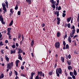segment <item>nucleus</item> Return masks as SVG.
Listing matches in <instances>:
<instances>
[{"mask_svg": "<svg viewBox=\"0 0 79 79\" xmlns=\"http://www.w3.org/2000/svg\"><path fill=\"white\" fill-rule=\"evenodd\" d=\"M37 75L35 77V79H42V76L44 77L45 74L41 71L37 72Z\"/></svg>", "mask_w": 79, "mask_h": 79, "instance_id": "f257e3e1", "label": "nucleus"}, {"mask_svg": "<svg viewBox=\"0 0 79 79\" xmlns=\"http://www.w3.org/2000/svg\"><path fill=\"white\" fill-rule=\"evenodd\" d=\"M61 73H62L61 68H59L56 69V73L57 75V76L59 77V76H60V74H61Z\"/></svg>", "mask_w": 79, "mask_h": 79, "instance_id": "f03ea898", "label": "nucleus"}, {"mask_svg": "<svg viewBox=\"0 0 79 79\" xmlns=\"http://www.w3.org/2000/svg\"><path fill=\"white\" fill-rule=\"evenodd\" d=\"M11 66H13V62H11L10 63L8 64L7 65V68H8L11 69Z\"/></svg>", "mask_w": 79, "mask_h": 79, "instance_id": "7ed1b4c3", "label": "nucleus"}, {"mask_svg": "<svg viewBox=\"0 0 79 79\" xmlns=\"http://www.w3.org/2000/svg\"><path fill=\"white\" fill-rule=\"evenodd\" d=\"M55 46L56 48H59L60 47V42H56L55 44Z\"/></svg>", "mask_w": 79, "mask_h": 79, "instance_id": "20e7f679", "label": "nucleus"}, {"mask_svg": "<svg viewBox=\"0 0 79 79\" xmlns=\"http://www.w3.org/2000/svg\"><path fill=\"white\" fill-rule=\"evenodd\" d=\"M57 24H58V25H60V18L59 17H57Z\"/></svg>", "mask_w": 79, "mask_h": 79, "instance_id": "39448f33", "label": "nucleus"}, {"mask_svg": "<svg viewBox=\"0 0 79 79\" xmlns=\"http://www.w3.org/2000/svg\"><path fill=\"white\" fill-rule=\"evenodd\" d=\"M0 21H1L2 24H5V23L4 22H3V17L0 19Z\"/></svg>", "mask_w": 79, "mask_h": 79, "instance_id": "423d86ee", "label": "nucleus"}, {"mask_svg": "<svg viewBox=\"0 0 79 79\" xmlns=\"http://www.w3.org/2000/svg\"><path fill=\"white\" fill-rule=\"evenodd\" d=\"M18 54H19V53H23V50L21 49V48L18 49Z\"/></svg>", "mask_w": 79, "mask_h": 79, "instance_id": "0eeeda50", "label": "nucleus"}, {"mask_svg": "<svg viewBox=\"0 0 79 79\" xmlns=\"http://www.w3.org/2000/svg\"><path fill=\"white\" fill-rule=\"evenodd\" d=\"M19 60H17L16 61H15V64H16V66H18V64H19Z\"/></svg>", "mask_w": 79, "mask_h": 79, "instance_id": "6e6552de", "label": "nucleus"}, {"mask_svg": "<svg viewBox=\"0 0 79 79\" xmlns=\"http://www.w3.org/2000/svg\"><path fill=\"white\" fill-rule=\"evenodd\" d=\"M67 63L68 65H71V60H70L69 61L67 60Z\"/></svg>", "mask_w": 79, "mask_h": 79, "instance_id": "1a4fd4ad", "label": "nucleus"}, {"mask_svg": "<svg viewBox=\"0 0 79 79\" xmlns=\"http://www.w3.org/2000/svg\"><path fill=\"white\" fill-rule=\"evenodd\" d=\"M18 59H19V60H22V57H21V54H18Z\"/></svg>", "mask_w": 79, "mask_h": 79, "instance_id": "9d476101", "label": "nucleus"}, {"mask_svg": "<svg viewBox=\"0 0 79 79\" xmlns=\"http://www.w3.org/2000/svg\"><path fill=\"white\" fill-rule=\"evenodd\" d=\"M34 40H32L31 43V47H32L34 46Z\"/></svg>", "mask_w": 79, "mask_h": 79, "instance_id": "9b49d317", "label": "nucleus"}, {"mask_svg": "<svg viewBox=\"0 0 79 79\" xmlns=\"http://www.w3.org/2000/svg\"><path fill=\"white\" fill-rule=\"evenodd\" d=\"M5 58L6 61H7V62H8L9 61V58H8L7 56H6V55L5 56Z\"/></svg>", "mask_w": 79, "mask_h": 79, "instance_id": "f8f14e48", "label": "nucleus"}, {"mask_svg": "<svg viewBox=\"0 0 79 79\" xmlns=\"http://www.w3.org/2000/svg\"><path fill=\"white\" fill-rule=\"evenodd\" d=\"M10 53V54H13V53H16V50H15L13 51L12 50H11Z\"/></svg>", "mask_w": 79, "mask_h": 79, "instance_id": "ddd939ff", "label": "nucleus"}, {"mask_svg": "<svg viewBox=\"0 0 79 79\" xmlns=\"http://www.w3.org/2000/svg\"><path fill=\"white\" fill-rule=\"evenodd\" d=\"M71 17H70L69 18H67V22H68V23L69 22V21H71Z\"/></svg>", "mask_w": 79, "mask_h": 79, "instance_id": "4468645a", "label": "nucleus"}, {"mask_svg": "<svg viewBox=\"0 0 79 79\" xmlns=\"http://www.w3.org/2000/svg\"><path fill=\"white\" fill-rule=\"evenodd\" d=\"M71 38L70 37V36H69L68 38V40L69 42V43H71Z\"/></svg>", "mask_w": 79, "mask_h": 79, "instance_id": "2eb2a0df", "label": "nucleus"}, {"mask_svg": "<svg viewBox=\"0 0 79 79\" xmlns=\"http://www.w3.org/2000/svg\"><path fill=\"white\" fill-rule=\"evenodd\" d=\"M4 77V75L3 73H2L0 75V79H3Z\"/></svg>", "mask_w": 79, "mask_h": 79, "instance_id": "dca6fc26", "label": "nucleus"}, {"mask_svg": "<svg viewBox=\"0 0 79 79\" xmlns=\"http://www.w3.org/2000/svg\"><path fill=\"white\" fill-rule=\"evenodd\" d=\"M26 2L28 3V4L29 5L31 4V0H26Z\"/></svg>", "mask_w": 79, "mask_h": 79, "instance_id": "f3484780", "label": "nucleus"}, {"mask_svg": "<svg viewBox=\"0 0 79 79\" xmlns=\"http://www.w3.org/2000/svg\"><path fill=\"white\" fill-rule=\"evenodd\" d=\"M73 73L74 76H77V72H76V71L75 69H74V70Z\"/></svg>", "mask_w": 79, "mask_h": 79, "instance_id": "a211bd4d", "label": "nucleus"}, {"mask_svg": "<svg viewBox=\"0 0 79 79\" xmlns=\"http://www.w3.org/2000/svg\"><path fill=\"white\" fill-rule=\"evenodd\" d=\"M61 60L62 61L63 63H64V58L62 57H61Z\"/></svg>", "mask_w": 79, "mask_h": 79, "instance_id": "6ab92c4d", "label": "nucleus"}, {"mask_svg": "<svg viewBox=\"0 0 79 79\" xmlns=\"http://www.w3.org/2000/svg\"><path fill=\"white\" fill-rule=\"evenodd\" d=\"M13 20H12L9 24V26H11L13 25Z\"/></svg>", "mask_w": 79, "mask_h": 79, "instance_id": "aec40b11", "label": "nucleus"}, {"mask_svg": "<svg viewBox=\"0 0 79 79\" xmlns=\"http://www.w3.org/2000/svg\"><path fill=\"white\" fill-rule=\"evenodd\" d=\"M60 35H61V33L60 32H57V36L58 37H60Z\"/></svg>", "mask_w": 79, "mask_h": 79, "instance_id": "412c9836", "label": "nucleus"}, {"mask_svg": "<svg viewBox=\"0 0 79 79\" xmlns=\"http://www.w3.org/2000/svg\"><path fill=\"white\" fill-rule=\"evenodd\" d=\"M68 68L69 70H70L71 69H73V68L71 66H68Z\"/></svg>", "mask_w": 79, "mask_h": 79, "instance_id": "4be33fe9", "label": "nucleus"}, {"mask_svg": "<svg viewBox=\"0 0 79 79\" xmlns=\"http://www.w3.org/2000/svg\"><path fill=\"white\" fill-rule=\"evenodd\" d=\"M5 3L6 6H8V2L7 1V0H6V1H5Z\"/></svg>", "mask_w": 79, "mask_h": 79, "instance_id": "5701e85b", "label": "nucleus"}, {"mask_svg": "<svg viewBox=\"0 0 79 79\" xmlns=\"http://www.w3.org/2000/svg\"><path fill=\"white\" fill-rule=\"evenodd\" d=\"M65 35L64 36V39H65V38H67V34H66V31L65 32Z\"/></svg>", "mask_w": 79, "mask_h": 79, "instance_id": "b1692460", "label": "nucleus"}, {"mask_svg": "<svg viewBox=\"0 0 79 79\" xmlns=\"http://www.w3.org/2000/svg\"><path fill=\"white\" fill-rule=\"evenodd\" d=\"M49 74L50 76H51V75H52L53 74V71H51L50 72H49Z\"/></svg>", "mask_w": 79, "mask_h": 79, "instance_id": "393cba45", "label": "nucleus"}, {"mask_svg": "<svg viewBox=\"0 0 79 79\" xmlns=\"http://www.w3.org/2000/svg\"><path fill=\"white\" fill-rule=\"evenodd\" d=\"M35 73L32 72L31 74V76L33 77V76H34V75H35Z\"/></svg>", "mask_w": 79, "mask_h": 79, "instance_id": "a878e982", "label": "nucleus"}, {"mask_svg": "<svg viewBox=\"0 0 79 79\" xmlns=\"http://www.w3.org/2000/svg\"><path fill=\"white\" fill-rule=\"evenodd\" d=\"M70 36L71 37H74V34L71 33L70 34Z\"/></svg>", "mask_w": 79, "mask_h": 79, "instance_id": "bb28decb", "label": "nucleus"}, {"mask_svg": "<svg viewBox=\"0 0 79 79\" xmlns=\"http://www.w3.org/2000/svg\"><path fill=\"white\" fill-rule=\"evenodd\" d=\"M70 76H73V75H74V73H73V72H70Z\"/></svg>", "mask_w": 79, "mask_h": 79, "instance_id": "cd10ccee", "label": "nucleus"}, {"mask_svg": "<svg viewBox=\"0 0 79 79\" xmlns=\"http://www.w3.org/2000/svg\"><path fill=\"white\" fill-rule=\"evenodd\" d=\"M3 10L5 12H6V7H3Z\"/></svg>", "mask_w": 79, "mask_h": 79, "instance_id": "c85d7f7f", "label": "nucleus"}, {"mask_svg": "<svg viewBox=\"0 0 79 79\" xmlns=\"http://www.w3.org/2000/svg\"><path fill=\"white\" fill-rule=\"evenodd\" d=\"M21 33H19L18 35V38L20 39V38H21Z\"/></svg>", "mask_w": 79, "mask_h": 79, "instance_id": "c756f323", "label": "nucleus"}, {"mask_svg": "<svg viewBox=\"0 0 79 79\" xmlns=\"http://www.w3.org/2000/svg\"><path fill=\"white\" fill-rule=\"evenodd\" d=\"M67 27H68L69 28H71V24L70 23L68 24Z\"/></svg>", "mask_w": 79, "mask_h": 79, "instance_id": "7c9ffc66", "label": "nucleus"}, {"mask_svg": "<svg viewBox=\"0 0 79 79\" xmlns=\"http://www.w3.org/2000/svg\"><path fill=\"white\" fill-rule=\"evenodd\" d=\"M41 26H42V27H44L45 26V23H43L41 24Z\"/></svg>", "mask_w": 79, "mask_h": 79, "instance_id": "2f4dec72", "label": "nucleus"}, {"mask_svg": "<svg viewBox=\"0 0 79 79\" xmlns=\"http://www.w3.org/2000/svg\"><path fill=\"white\" fill-rule=\"evenodd\" d=\"M18 9V5L16 4V6L15 7V10H17Z\"/></svg>", "mask_w": 79, "mask_h": 79, "instance_id": "473e14b6", "label": "nucleus"}, {"mask_svg": "<svg viewBox=\"0 0 79 79\" xmlns=\"http://www.w3.org/2000/svg\"><path fill=\"white\" fill-rule=\"evenodd\" d=\"M4 50L3 49H2L1 50V52L2 54H4V52H3Z\"/></svg>", "mask_w": 79, "mask_h": 79, "instance_id": "72a5a7b5", "label": "nucleus"}, {"mask_svg": "<svg viewBox=\"0 0 79 79\" xmlns=\"http://www.w3.org/2000/svg\"><path fill=\"white\" fill-rule=\"evenodd\" d=\"M3 45V44L2 41L0 42V46H2Z\"/></svg>", "mask_w": 79, "mask_h": 79, "instance_id": "f704fd0d", "label": "nucleus"}, {"mask_svg": "<svg viewBox=\"0 0 79 79\" xmlns=\"http://www.w3.org/2000/svg\"><path fill=\"white\" fill-rule=\"evenodd\" d=\"M65 48L66 49H68V48H69V45L68 44H66V48Z\"/></svg>", "mask_w": 79, "mask_h": 79, "instance_id": "c9c22d12", "label": "nucleus"}, {"mask_svg": "<svg viewBox=\"0 0 79 79\" xmlns=\"http://www.w3.org/2000/svg\"><path fill=\"white\" fill-rule=\"evenodd\" d=\"M11 29V28H7V31L9 32H11L10 30Z\"/></svg>", "mask_w": 79, "mask_h": 79, "instance_id": "e433bc0d", "label": "nucleus"}, {"mask_svg": "<svg viewBox=\"0 0 79 79\" xmlns=\"http://www.w3.org/2000/svg\"><path fill=\"white\" fill-rule=\"evenodd\" d=\"M2 7H5V6H6V5H5V3H2Z\"/></svg>", "mask_w": 79, "mask_h": 79, "instance_id": "4c0bfd02", "label": "nucleus"}, {"mask_svg": "<svg viewBox=\"0 0 79 79\" xmlns=\"http://www.w3.org/2000/svg\"><path fill=\"white\" fill-rule=\"evenodd\" d=\"M52 7L53 8H55V4H52L51 5Z\"/></svg>", "mask_w": 79, "mask_h": 79, "instance_id": "58836bf2", "label": "nucleus"}, {"mask_svg": "<svg viewBox=\"0 0 79 79\" xmlns=\"http://www.w3.org/2000/svg\"><path fill=\"white\" fill-rule=\"evenodd\" d=\"M12 47L13 48H16V45H15V44H14L12 45Z\"/></svg>", "mask_w": 79, "mask_h": 79, "instance_id": "ea45409f", "label": "nucleus"}, {"mask_svg": "<svg viewBox=\"0 0 79 79\" xmlns=\"http://www.w3.org/2000/svg\"><path fill=\"white\" fill-rule=\"evenodd\" d=\"M56 66H57V64H55L54 66V69H55V68H56Z\"/></svg>", "mask_w": 79, "mask_h": 79, "instance_id": "a19ab883", "label": "nucleus"}, {"mask_svg": "<svg viewBox=\"0 0 79 79\" xmlns=\"http://www.w3.org/2000/svg\"><path fill=\"white\" fill-rule=\"evenodd\" d=\"M68 58L69 59H71V56L70 54H69L68 56Z\"/></svg>", "mask_w": 79, "mask_h": 79, "instance_id": "79ce46f5", "label": "nucleus"}, {"mask_svg": "<svg viewBox=\"0 0 79 79\" xmlns=\"http://www.w3.org/2000/svg\"><path fill=\"white\" fill-rule=\"evenodd\" d=\"M72 34H75V29H73L72 30Z\"/></svg>", "mask_w": 79, "mask_h": 79, "instance_id": "37998d69", "label": "nucleus"}, {"mask_svg": "<svg viewBox=\"0 0 79 79\" xmlns=\"http://www.w3.org/2000/svg\"><path fill=\"white\" fill-rule=\"evenodd\" d=\"M13 73V72L10 71L9 73V76H11V75H12V73Z\"/></svg>", "mask_w": 79, "mask_h": 79, "instance_id": "c03bdc74", "label": "nucleus"}, {"mask_svg": "<svg viewBox=\"0 0 79 79\" xmlns=\"http://www.w3.org/2000/svg\"><path fill=\"white\" fill-rule=\"evenodd\" d=\"M63 44L64 46H65V45H66V42H65L64 41H63Z\"/></svg>", "mask_w": 79, "mask_h": 79, "instance_id": "a18cd8bd", "label": "nucleus"}, {"mask_svg": "<svg viewBox=\"0 0 79 79\" xmlns=\"http://www.w3.org/2000/svg\"><path fill=\"white\" fill-rule=\"evenodd\" d=\"M10 12L13 14V9H11L10 10Z\"/></svg>", "mask_w": 79, "mask_h": 79, "instance_id": "49530a36", "label": "nucleus"}, {"mask_svg": "<svg viewBox=\"0 0 79 79\" xmlns=\"http://www.w3.org/2000/svg\"><path fill=\"white\" fill-rule=\"evenodd\" d=\"M24 67L23 66H22L21 67V69L22 70H23L24 69Z\"/></svg>", "mask_w": 79, "mask_h": 79, "instance_id": "de8ad7c7", "label": "nucleus"}, {"mask_svg": "<svg viewBox=\"0 0 79 79\" xmlns=\"http://www.w3.org/2000/svg\"><path fill=\"white\" fill-rule=\"evenodd\" d=\"M65 16H66V14L63 13V15H62V16L63 17H65Z\"/></svg>", "mask_w": 79, "mask_h": 79, "instance_id": "09e8293b", "label": "nucleus"}, {"mask_svg": "<svg viewBox=\"0 0 79 79\" xmlns=\"http://www.w3.org/2000/svg\"><path fill=\"white\" fill-rule=\"evenodd\" d=\"M18 15H21V12H20V11H18Z\"/></svg>", "mask_w": 79, "mask_h": 79, "instance_id": "8fccbe9b", "label": "nucleus"}, {"mask_svg": "<svg viewBox=\"0 0 79 79\" xmlns=\"http://www.w3.org/2000/svg\"><path fill=\"white\" fill-rule=\"evenodd\" d=\"M22 41H23V40H24V36H23V35H22Z\"/></svg>", "mask_w": 79, "mask_h": 79, "instance_id": "3c124183", "label": "nucleus"}, {"mask_svg": "<svg viewBox=\"0 0 79 79\" xmlns=\"http://www.w3.org/2000/svg\"><path fill=\"white\" fill-rule=\"evenodd\" d=\"M75 27H74V25H73L72 28H71V29H75Z\"/></svg>", "mask_w": 79, "mask_h": 79, "instance_id": "603ef678", "label": "nucleus"}, {"mask_svg": "<svg viewBox=\"0 0 79 79\" xmlns=\"http://www.w3.org/2000/svg\"><path fill=\"white\" fill-rule=\"evenodd\" d=\"M61 6H59L58 8V10H61Z\"/></svg>", "mask_w": 79, "mask_h": 79, "instance_id": "864d4df0", "label": "nucleus"}, {"mask_svg": "<svg viewBox=\"0 0 79 79\" xmlns=\"http://www.w3.org/2000/svg\"><path fill=\"white\" fill-rule=\"evenodd\" d=\"M72 78L73 79H76V77L73 75L72 76Z\"/></svg>", "mask_w": 79, "mask_h": 79, "instance_id": "5fc2aeb1", "label": "nucleus"}, {"mask_svg": "<svg viewBox=\"0 0 79 79\" xmlns=\"http://www.w3.org/2000/svg\"><path fill=\"white\" fill-rule=\"evenodd\" d=\"M21 76H23V77H26V75L23 74H21Z\"/></svg>", "mask_w": 79, "mask_h": 79, "instance_id": "6e6d98bb", "label": "nucleus"}, {"mask_svg": "<svg viewBox=\"0 0 79 79\" xmlns=\"http://www.w3.org/2000/svg\"><path fill=\"white\" fill-rule=\"evenodd\" d=\"M14 73L15 74H18V72L15 70L14 71Z\"/></svg>", "mask_w": 79, "mask_h": 79, "instance_id": "4d7b16f0", "label": "nucleus"}, {"mask_svg": "<svg viewBox=\"0 0 79 79\" xmlns=\"http://www.w3.org/2000/svg\"><path fill=\"white\" fill-rule=\"evenodd\" d=\"M11 31H8V32L7 33V35H11V34H10V32Z\"/></svg>", "mask_w": 79, "mask_h": 79, "instance_id": "13d9d810", "label": "nucleus"}, {"mask_svg": "<svg viewBox=\"0 0 79 79\" xmlns=\"http://www.w3.org/2000/svg\"><path fill=\"white\" fill-rule=\"evenodd\" d=\"M5 43H6V44H8V41L7 40H6Z\"/></svg>", "mask_w": 79, "mask_h": 79, "instance_id": "bf43d9fd", "label": "nucleus"}, {"mask_svg": "<svg viewBox=\"0 0 79 79\" xmlns=\"http://www.w3.org/2000/svg\"><path fill=\"white\" fill-rule=\"evenodd\" d=\"M16 46V47H19V44L18 43H16L15 44Z\"/></svg>", "mask_w": 79, "mask_h": 79, "instance_id": "052dcab7", "label": "nucleus"}, {"mask_svg": "<svg viewBox=\"0 0 79 79\" xmlns=\"http://www.w3.org/2000/svg\"><path fill=\"white\" fill-rule=\"evenodd\" d=\"M50 2H51V3H53V2H54V0H50Z\"/></svg>", "mask_w": 79, "mask_h": 79, "instance_id": "680f3d73", "label": "nucleus"}, {"mask_svg": "<svg viewBox=\"0 0 79 79\" xmlns=\"http://www.w3.org/2000/svg\"><path fill=\"white\" fill-rule=\"evenodd\" d=\"M58 11H56L54 13V15H56L58 14Z\"/></svg>", "mask_w": 79, "mask_h": 79, "instance_id": "e2e57ef3", "label": "nucleus"}, {"mask_svg": "<svg viewBox=\"0 0 79 79\" xmlns=\"http://www.w3.org/2000/svg\"><path fill=\"white\" fill-rule=\"evenodd\" d=\"M74 53L75 54H79V53H77V52H76V51H74Z\"/></svg>", "mask_w": 79, "mask_h": 79, "instance_id": "0e129e2a", "label": "nucleus"}, {"mask_svg": "<svg viewBox=\"0 0 79 79\" xmlns=\"http://www.w3.org/2000/svg\"><path fill=\"white\" fill-rule=\"evenodd\" d=\"M68 79H73V78L71 77H68Z\"/></svg>", "mask_w": 79, "mask_h": 79, "instance_id": "69168bd1", "label": "nucleus"}, {"mask_svg": "<svg viewBox=\"0 0 79 79\" xmlns=\"http://www.w3.org/2000/svg\"><path fill=\"white\" fill-rule=\"evenodd\" d=\"M57 17L59 16V11H58V12L57 14Z\"/></svg>", "mask_w": 79, "mask_h": 79, "instance_id": "338daca9", "label": "nucleus"}, {"mask_svg": "<svg viewBox=\"0 0 79 79\" xmlns=\"http://www.w3.org/2000/svg\"><path fill=\"white\" fill-rule=\"evenodd\" d=\"M29 79H33V77L31 76Z\"/></svg>", "mask_w": 79, "mask_h": 79, "instance_id": "774afa93", "label": "nucleus"}]
</instances>
